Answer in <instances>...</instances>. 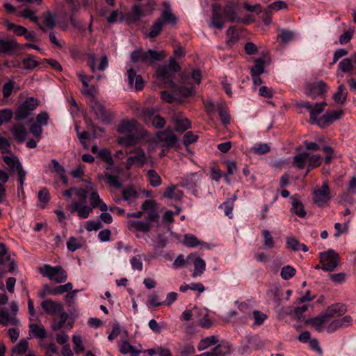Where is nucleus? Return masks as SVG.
<instances>
[{"label": "nucleus", "mask_w": 356, "mask_h": 356, "mask_svg": "<svg viewBox=\"0 0 356 356\" xmlns=\"http://www.w3.org/2000/svg\"><path fill=\"white\" fill-rule=\"evenodd\" d=\"M227 44L228 45H232L237 42L238 40V33L235 26H229L227 31Z\"/></svg>", "instance_id": "13d9d810"}, {"label": "nucleus", "mask_w": 356, "mask_h": 356, "mask_svg": "<svg viewBox=\"0 0 356 356\" xmlns=\"http://www.w3.org/2000/svg\"><path fill=\"white\" fill-rule=\"evenodd\" d=\"M343 115V111L337 110L328 112L327 111L322 117L318 119V124L323 127L325 125H329L334 121L341 118Z\"/></svg>", "instance_id": "aec40b11"}, {"label": "nucleus", "mask_w": 356, "mask_h": 356, "mask_svg": "<svg viewBox=\"0 0 356 356\" xmlns=\"http://www.w3.org/2000/svg\"><path fill=\"white\" fill-rule=\"evenodd\" d=\"M38 273L56 283H63L67 279V272L60 266H51L49 264H44L38 268Z\"/></svg>", "instance_id": "7ed1b4c3"}, {"label": "nucleus", "mask_w": 356, "mask_h": 356, "mask_svg": "<svg viewBox=\"0 0 356 356\" xmlns=\"http://www.w3.org/2000/svg\"><path fill=\"white\" fill-rule=\"evenodd\" d=\"M142 15V9L141 6L139 5H134L131 8V13L127 14L123 17V19L127 22H136L138 20Z\"/></svg>", "instance_id": "e433bc0d"}, {"label": "nucleus", "mask_w": 356, "mask_h": 356, "mask_svg": "<svg viewBox=\"0 0 356 356\" xmlns=\"http://www.w3.org/2000/svg\"><path fill=\"white\" fill-rule=\"evenodd\" d=\"M24 68L26 70H33L38 66L39 63L34 59V56L29 55L22 60Z\"/></svg>", "instance_id": "e2e57ef3"}, {"label": "nucleus", "mask_w": 356, "mask_h": 356, "mask_svg": "<svg viewBox=\"0 0 356 356\" xmlns=\"http://www.w3.org/2000/svg\"><path fill=\"white\" fill-rule=\"evenodd\" d=\"M156 110L154 108H145L141 113V117L147 124L156 127Z\"/></svg>", "instance_id": "473e14b6"}, {"label": "nucleus", "mask_w": 356, "mask_h": 356, "mask_svg": "<svg viewBox=\"0 0 356 356\" xmlns=\"http://www.w3.org/2000/svg\"><path fill=\"white\" fill-rule=\"evenodd\" d=\"M353 318L350 316L347 315L341 318L332 321L327 327V331L329 333L335 332L339 328H343L351 325Z\"/></svg>", "instance_id": "6ab92c4d"}, {"label": "nucleus", "mask_w": 356, "mask_h": 356, "mask_svg": "<svg viewBox=\"0 0 356 356\" xmlns=\"http://www.w3.org/2000/svg\"><path fill=\"white\" fill-rule=\"evenodd\" d=\"M89 106L91 108L99 121L104 124L111 123L114 115L111 111L106 110L104 104L98 101L89 105Z\"/></svg>", "instance_id": "f8f14e48"}, {"label": "nucleus", "mask_w": 356, "mask_h": 356, "mask_svg": "<svg viewBox=\"0 0 356 356\" xmlns=\"http://www.w3.org/2000/svg\"><path fill=\"white\" fill-rule=\"evenodd\" d=\"M270 151V147L267 143H257L250 148V152L258 155L267 154Z\"/></svg>", "instance_id": "de8ad7c7"}, {"label": "nucleus", "mask_w": 356, "mask_h": 356, "mask_svg": "<svg viewBox=\"0 0 356 356\" xmlns=\"http://www.w3.org/2000/svg\"><path fill=\"white\" fill-rule=\"evenodd\" d=\"M87 88H88L82 90V93L83 95L88 97V104L90 105L95 102H98V99L96 97L97 89L94 86H88Z\"/></svg>", "instance_id": "79ce46f5"}, {"label": "nucleus", "mask_w": 356, "mask_h": 356, "mask_svg": "<svg viewBox=\"0 0 356 356\" xmlns=\"http://www.w3.org/2000/svg\"><path fill=\"white\" fill-rule=\"evenodd\" d=\"M98 156L99 159L109 165H112L113 163L111 152L106 148L99 150L98 152Z\"/></svg>", "instance_id": "69168bd1"}, {"label": "nucleus", "mask_w": 356, "mask_h": 356, "mask_svg": "<svg viewBox=\"0 0 356 356\" xmlns=\"http://www.w3.org/2000/svg\"><path fill=\"white\" fill-rule=\"evenodd\" d=\"M120 351L122 354H131V356H138L140 351L136 350L133 346L127 341H123L120 347Z\"/></svg>", "instance_id": "8fccbe9b"}, {"label": "nucleus", "mask_w": 356, "mask_h": 356, "mask_svg": "<svg viewBox=\"0 0 356 356\" xmlns=\"http://www.w3.org/2000/svg\"><path fill=\"white\" fill-rule=\"evenodd\" d=\"M67 1L71 4L72 15L70 17V22H71L72 25L75 29H76L78 31H85L84 26L82 24V23L81 22L76 20L75 19V17L73 16L74 15V13L76 12L78 8L76 7L74 3L73 2V0H67Z\"/></svg>", "instance_id": "58836bf2"}, {"label": "nucleus", "mask_w": 356, "mask_h": 356, "mask_svg": "<svg viewBox=\"0 0 356 356\" xmlns=\"http://www.w3.org/2000/svg\"><path fill=\"white\" fill-rule=\"evenodd\" d=\"M218 115L223 124L226 125L230 122V116L228 113L227 106L225 104H218L217 105Z\"/></svg>", "instance_id": "a19ab883"}, {"label": "nucleus", "mask_w": 356, "mask_h": 356, "mask_svg": "<svg viewBox=\"0 0 356 356\" xmlns=\"http://www.w3.org/2000/svg\"><path fill=\"white\" fill-rule=\"evenodd\" d=\"M331 199L330 188L327 181L323 182L320 188L313 193V200L318 207H322L327 204Z\"/></svg>", "instance_id": "9b49d317"}, {"label": "nucleus", "mask_w": 356, "mask_h": 356, "mask_svg": "<svg viewBox=\"0 0 356 356\" xmlns=\"http://www.w3.org/2000/svg\"><path fill=\"white\" fill-rule=\"evenodd\" d=\"M12 134L18 143H23L27 136V131L24 124H17L13 126Z\"/></svg>", "instance_id": "c85d7f7f"}, {"label": "nucleus", "mask_w": 356, "mask_h": 356, "mask_svg": "<svg viewBox=\"0 0 356 356\" xmlns=\"http://www.w3.org/2000/svg\"><path fill=\"white\" fill-rule=\"evenodd\" d=\"M211 350L214 356H222L230 353V345L228 342H222Z\"/></svg>", "instance_id": "37998d69"}, {"label": "nucleus", "mask_w": 356, "mask_h": 356, "mask_svg": "<svg viewBox=\"0 0 356 356\" xmlns=\"http://www.w3.org/2000/svg\"><path fill=\"white\" fill-rule=\"evenodd\" d=\"M347 312L346 305L336 303L329 306L324 313L328 320L332 318L343 316Z\"/></svg>", "instance_id": "4be33fe9"}, {"label": "nucleus", "mask_w": 356, "mask_h": 356, "mask_svg": "<svg viewBox=\"0 0 356 356\" xmlns=\"http://www.w3.org/2000/svg\"><path fill=\"white\" fill-rule=\"evenodd\" d=\"M38 104L39 102L37 98L33 97L26 98L24 102L17 106L15 113V120L21 121L27 118L37 108Z\"/></svg>", "instance_id": "0eeeda50"}, {"label": "nucleus", "mask_w": 356, "mask_h": 356, "mask_svg": "<svg viewBox=\"0 0 356 356\" xmlns=\"http://www.w3.org/2000/svg\"><path fill=\"white\" fill-rule=\"evenodd\" d=\"M354 65L351 58H346L341 60L338 65V68L342 72L349 73L353 69Z\"/></svg>", "instance_id": "09e8293b"}, {"label": "nucleus", "mask_w": 356, "mask_h": 356, "mask_svg": "<svg viewBox=\"0 0 356 356\" xmlns=\"http://www.w3.org/2000/svg\"><path fill=\"white\" fill-rule=\"evenodd\" d=\"M327 105L325 102L316 103L314 108H312L310 111V123L312 124H318V120L317 117L324 111L325 106Z\"/></svg>", "instance_id": "c756f323"}, {"label": "nucleus", "mask_w": 356, "mask_h": 356, "mask_svg": "<svg viewBox=\"0 0 356 356\" xmlns=\"http://www.w3.org/2000/svg\"><path fill=\"white\" fill-rule=\"evenodd\" d=\"M87 63L92 72H95L96 70L104 71L108 65V58L106 55H104L101 57L100 63L97 67V57L94 54H90L88 55Z\"/></svg>", "instance_id": "f3484780"}, {"label": "nucleus", "mask_w": 356, "mask_h": 356, "mask_svg": "<svg viewBox=\"0 0 356 356\" xmlns=\"http://www.w3.org/2000/svg\"><path fill=\"white\" fill-rule=\"evenodd\" d=\"M73 288L72 284L68 282L63 285H59L55 287L49 292V295H57V294H63L65 292H70L72 291Z\"/></svg>", "instance_id": "6e6d98bb"}, {"label": "nucleus", "mask_w": 356, "mask_h": 356, "mask_svg": "<svg viewBox=\"0 0 356 356\" xmlns=\"http://www.w3.org/2000/svg\"><path fill=\"white\" fill-rule=\"evenodd\" d=\"M291 200L292 204L291 211L300 218L305 217L307 212L303 204L295 197H291Z\"/></svg>", "instance_id": "2f4dec72"}, {"label": "nucleus", "mask_w": 356, "mask_h": 356, "mask_svg": "<svg viewBox=\"0 0 356 356\" xmlns=\"http://www.w3.org/2000/svg\"><path fill=\"white\" fill-rule=\"evenodd\" d=\"M159 19L165 24L175 26L177 22V17L172 13L169 2H163V9Z\"/></svg>", "instance_id": "dca6fc26"}, {"label": "nucleus", "mask_w": 356, "mask_h": 356, "mask_svg": "<svg viewBox=\"0 0 356 356\" xmlns=\"http://www.w3.org/2000/svg\"><path fill=\"white\" fill-rule=\"evenodd\" d=\"M38 104L39 102L37 98L33 97L26 98L24 102L17 106L15 113V120L21 121L27 118L37 108Z\"/></svg>", "instance_id": "39448f33"}, {"label": "nucleus", "mask_w": 356, "mask_h": 356, "mask_svg": "<svg viewBox=\"0 0 356 356\" xmlns=\"http://www.w3.org/2000/svg\"><path fill=\"white\" fill-rule=\"evenodd\" d=\"M84 181L88 183V185L85 188H74L75 194L79 199L87 197L88 194L90 193V191L92 189L93 185L90 181L86 180H84Z\"/></svg>", "instance_id": "4d7b16f0"}, {"label": "nucleus", "mask_w": 356, "mask_h": 356, "mask_svg": "<svg viewBox=\"0 0 356 356\" xmlns=\"http://www.w3.org/2000/svg\"><path fill=\"white\" fill-rule=\"evenodd\" d=\"M6 26L8 30H13L15 35L17 36H24L26 33V29L20 25H16L12 22H6Z\"/></svg>", "instance_id": "5fc2aeb1"}, {"label": "nucleus", "mask_w": 356, "mask_h": 356, "mask_svg": "<svg viewBox=\"0 0 356 356\" xmlns=\"http://www.w3.org/2000/svg\"><path fill=\"white\" fill-rule=\"evenodd\" d=\"M127 154H134L127 159L126 167L129 169L132 165L137 164L140 166L143 165L145 162L146 156L145 152L140 148H136L134 151H127Z\"/></svg>", "instance_id": "ddd939ff"}, {"label": "nucleus", "mask_w": 356, "mask_h": 356, "mask_svg": "<svg viewBox=\"0 0 356 356\" xmlns=\"http://www.w3.org/2000/svg\"><path fill=\"white\" fill-rule=\"evenodd\" d=\"M224 15L227 19H228L231 22H241V18L237 17L236 13L234 8L231 6H226L224 9Z\"/></svg>", "instance_id": "603ef678"}, {"label": "nucleus", "mask_w": 356, "mask_h": 356, "mask_svg": "<svg viewBox=\"0 0 356 356\" xmlns=\"http://www.w3.org/2000/svg\"><path fill=\"white\" fill-rule=\"evenodd\" d=\"M29 343L25 339H22L14 347L13 352L19 355L25 353L28 349Z\"/></svg>", "instance_id": "774afa93"}, {"label": "nucleus", "mask_w": 356, "mask_h": 356, "mask_svg": "<svg viewBox=\"0 0 356 356\" xmlns=\"http://www.w3.org/2000/svg\"><path fill=\"white\" fill-rule=\"evenodd\" d=\"M218 342V340L216 336H210L202 339L199 343L197 348L199 350H202L211 345L216 344Z\"/></svg>", "instance_id": "3c124183"}, {"label": "nucleus", "mask_w": 356, "mask_h": 356, "mask_svg": "<svg viewBox=\"0 0 356 356\" xmlns=\"http://www.w3.org/2000/svg\"><path fill=\"white\" fill-rule=\"evenodd\" d=\"M278 38H281L282 44H286L294 39V33L290 30L282 29Z\"/></svg>", "instance_id": "bf43d9fd"}, {"label": "nucleus", "mask_w": 356, "mask_h": 356, "mask_svg": "<svg viewBox=\"0 0 356 356\" xmlns=\"http://www.w3.org/2000/svg\"><path fill=\"white\" fill-rule=\"evenodd\" d=\"M182 243L187 248H195L204 243L200 241L195 235L186 234L184 236Z\"/></svg>", "instance_id": "ea45409f"}, {"label": "nucleus", "mask_w": 356, "mask_h": 356, "mask_svg": "<svg viewBox=\"0 0 356 356\" xmlns=\"http://www.w3.org/2000/svg\"><path fill=\"white\" fill-rule=\"evenodd\" d=\"M197 174L191 173L180 178L178 186L188 190H193L197 186Z\"/></svg>", "instance_id": "393cba45"}, {"label": "nucleus", "mask_w": 356, "mask_h": 356, "mask_svg": "<svg viewBox=\"0 0 356 356\" xmlns=\"http://www.w3.org/2000/svg\"><path fill=\"white\" fill-rule=\"evenodd\" d=\"M130 60L134 63H143L152 65L156 61V50L144 51L141 47L138 48L131 52Z\"/></svg>", "instance_id": "1a4fd4ad"}, {"label": "nucleus", "mask_w": 356, "mask_h": 356, "mask_svg": "<svg viewBox=\"0 0 356 356\" xmlns=\"http://www.w3.org/2000/svg\"><path fill=\"white\" fill-rule=\"evenodd\" d=\"M328 321L329 320L325 314L324 313H321L315 318L307 319L305 321V323L312 325L317 332H321L323 330V324Z\"/></svg>", "instance_id": "cd10ccee"}, {"label": "nucleus", "mask_w": 356, "mask_h": 356, "mask_svg": "<svg viewBox=\"0 0 356 356\" xmlns=\"http://www.w3.org/2000/svg\"><path fill=\"white\" fill-rule=\"evenodd\" d=\"M178 141L177 136L170 128L157 132V147L161 149L159 156L163 157L165 156L170 149L176 146Z\"/></svg>", "instance_id": "f03ea898"}, {"label": "nucleus", "mask_w": 356, "mask_h": 356, "mask_svg": "<svg viewBox=\"0 0 356 356\" xmlns=\"http://www.w3.org/2000/svg\"><path fill=\"white\" fill-rule=\"evenodd\" d=\"M18 48V44L15 40H0V53H10Z\"/></svg>", "instance_id": "7c9ffc66"}, {"label": "nucleus", "mask_w": 356, "mask_h": 356, "mask_svg": "<svg viewBox=\"0 0 356 356\" xmlns=\"http://www.w3.org/2000/svg\"><path fill=\"white\" fill-rule=\"evenodd\" d=\"M71 213L76 212L80 218L86 219L92 212L93 209L88 205H81L80 202L73 201L71 204L67 207Z\"/></svg>", "instance_id": "2eb2a0df"}, {"label": "nucleus", "mask_w": 356, "mask_h": 356, "mask_svg": "<svg viewBox=\"0 0 356 356\" xmlns=\"http://www.w3.org/2000/svg\"><path fill=\"white\" fill-rule=\"evenodd\" d=\"M38 104L39 102L37 98L33 97L26 98L24 102L17 106L15 113V120L21 121L27 118L37 108Z\"/></svg>", "instance_id": "423d86ee"}, {"label": "nucleus", "mask_w": 356, "mask_h": 356, "mask_svg": "<svg viewBox=\"0 0 356 356\" xmlns=\"http://www.w3.org/2000/svg\"><path fill=\"white\" fill-rule=\"evenodd\" d=\"M42 309L48 314L56 315L63 311V305L51 299L44 300L41 303Z\"/></svg>", "instance_id": "a211bd4d"}, {"label": "nucleus", "mask_w": 356, "mask_h": 356, "mask_svg": "<svg viewBox=\"0 0 356 356\" xmlns=\"http://www.w3.org/2000/svg\"><path fill=\"white\" fill-rule=\"evenodd\" d=\"M265 63L262 58H258L254 60V65L251 67V74L261 75L264 72Z\"/></svg>", "instance_id": "49530a36"}, {"label": "nucleus", "mask_w": 356, "mask_h": 356, "mask_svg": "<svg viewBox=\"0 0 356 356\" xmlns=\"http://www.w3.org/2000/svg\"><path fill=\"white\" fill-rule=\"evenodd\" d=\"M7 263H9V268L8 270L12 272L16 267L14 261H10V257L8 252V250L4 243L0 244V265L4 266Z\"/></svg>", "instance_id": "bb28decb"}, {"label": "nucleus", "mask_w": 356, "mask_h": 356, "mask_svg": "<svg viewBox=\"0 0 356 356\" xmlns=\"http://www.w3.org/2000/svg\"><path fill=\"white\" fill-rule=\"evenodd\" d=\"M187 262H193L194 264V271L192 273L193 277L201 276L204 273L206 268V263L202 259L197 257L195 253H191L187 257Z\"/></svg>", "instance_id": "4468645a"}, {"label": "nucleus", "mask_w": 356, "mask_h": 356, "mask_svg": "<svg viewBox=\"0 0 356 356\" xmlns=\"http://www.w3.org/2000/svg\"><path fill=\"white\" fill-rule=\"evenodd\" d=\"M139 124L135 120L122 121L118 126V131L122 134H131L138 131Z\"/></svg>", "instance_id": "a878e982"}, {"label": "nucleus", "mask_w": 356, "mask_h": 356, "mask_svg": "<svg viewBox=\"0 0 356 356\" xmlns=\"http://www.w3.org/2000/svg\"><path fill=\"white\" fill-rule=\"evenodd\" d=\"M177 186L178 185L171 184L169 187L166 188L161 197L175 200L179 199V197L182 195V192L181 191H176Z\"/></svg>", "instance_id": "c9c22d12"}, {"label": "nucleus", "mask_w": 356, "mask_h": 356, "mask_svg": "<svg viewBox=\"0 0 356 356\" xmlns=\"http://www.w3.org/2000/svg\"><path fill=\"white\" fill-rule=\"evenodd\" d=\"M321 269L324 271L332 272L339 265V254L332 249L322 252L319 254Z\"/></svg>", "instance_id": "20e7f679"}, {"label": "nucleus", "mask_w": 356, "mask_h": 356, "mask_svg": "<svg viewBox=\"0 0 356 356\" xmlns=\"http://www.w3.org/2000/svg\"><path fill=\"white\" fill-rule=\"evenodd\" d=\"M181 67L175 58H170L169 64L162 65L157 67V86L159 87L172 88L173 93L181 95L183 97H188L194 91V87L191 86L185 87L176 85L174 81L175 75L179 72Z\"/></svg>", "instance_id": "f257e3e1"}, {"label": "nucleus", "mask_w": 356, "mask_h": 356, "mask_svg": "<svg viewBox=\"0 0 356 356\" xmlns=\"http://www.w3.org/2000/svg\"><path fill=\"white\" fill-rule=\"evenodd\" d=\"M13 113L11 109L4 108L0 110V126L3 123L8 122L11 120Z\"/></svg>", "instance_id": "0e129e2a"}, {"label": "nucleus", "mask_w": 356, "mask_h": 356, "mask_svg": "<svg viewBox=\"0 0 356 356\" xmlns=\"http://www.w3.org/2000/svg\"><path fill=\"white\" fill-rule=\"evenodd\" d=\"M156 221V212L152 211L145 218V221L130 220L127 222V228L129 231H137L147 233L152 227V223Z\"/></svg>", "instance_id": "6e6552de"}, {"label": "nucleus", "mask_w": 356, "mask_h": 356, "mask_svg": "<svg viewBox=\"0 0 356 356\" xmlns=\"http://www.w3.org/2000/svg\"><path fill=\"white\" fill-rule=\"evenodd\" d=\"M9 322H11L12 324L15 325L17 322L15 318H11L8 312L4 309L0 310V324L3 325H8Z\"/></svg>", "instance_id": "680f3d73"}, {"label": "nucleus", "mask_w": 356, "mask_h": 356, "mask_svg": "<svg viewBox=\"0 0 356 356\" xmlns=\"http://www.w3.org/2000/svg\"><path fill=\"white\" fill-rule=\"evenodd\" d=\"M128 83L131 87L135 88L136 90H141L144 88V81L140 75H137L133 68L127 70Z\"/></svg>", "instance_id": "412c9836"}, {"label": "nucleus", "mask_w": 356, "mask_h": 356, "mask_svg": "<svg viewBox=\"0 0 356 356\" xmlns=\"http://www.w3.org/2000/svg\"><path fill=\"white\" fill-rule=\"evenodd\" d=\"M210 26L222 29L224 26V21L221 14V7L219 4L212 5V19Z\"/></svg>", "instance_id": "5701e85b"}, {"label": "nucleus", "mask_w": 356, "mask_h": 356, "mask_svg": "<svg viewBox=\"0 0 356 356\" xmlns=\"http://www.w3.org/2000/svg\"><path fill=\"white\" fill-rule=\"evenodd\" d=\"M138 140V138L134 134H127L125 136L119 137L117 140L118 143L125 147L134 146Z\"/></svg>", "instance_id": "4c0bfd02"}, {"label": "nucleus", "mask_w": 356, "mask_h": 356, "mask_svg": "<svg viewBox=\"0 0 356 356\" xmlns=\"http://www.w3.org/2000/svg\"><path fill=\"white\" fill-rule=\"evenodd\" d=\"M89 202L90 207L92 209L98 208L102 211H106L108 209L107 205L102 201L97 192L95 191L93 188L90 192Z\"/></svg>", "instance_id": "b1692460"}, {"label": "nucleus", "mask_w": 356, "mask_h": 356, "mask_svg": "<svg viewBox=\"0 0 356 356\" xmlns=\"http://www.w3.org/2000/svg\"><path fill=\"white\" fill-rule=\"evenodd\" d=\"M347 95L348 91L346 87L341 84L338 87L337 90L333 95L332 98L336 103L343 104L346 100Z\"/></svg>", "instance_id": "f704fd0d"}, {"label": "nucleus", "mask_w": 356, "mask_h": 356, "mask_svg": "<svg viewBox=\"0 0 356 356\" xmlns=\"http://www.w3.org/2000/svg\"><path fill=\"white\" fill-rule=\"evenodd\" d=\"M309 157V153L307 152H302L293 157V165L298 170H302Z\"/></svg>", "instance_id": "72a5a7b5"}, {"label": "nucleus", "mask_w": 356, "mask_h": 356, "mask_svg": "<svg viewBox=\"0 0 356 356\" xmlns=\"http://www.w3.org/2000/svg\"><path fill=\"white\" fill-rule=\"evenodd\" d=\"M30 332H31L34 337L39 339H44L47 336V332L43 325H39L38 324H31Z\"/></svg>", "instance_id": "c03bdc74"}, {"label": "nucleus", "mask_w": 356, "mask_h": 356, "mask_svg": "<svg viewBox=\"0 0 356 356\" xmlns=\"http://www.w3.org/2000/svg\"><path fill=\"white\" fill-rule=\"evenodd\" d=\"M296 270L293 267L287 265L281 269L280 276L284 280H289L296 275Z\"/></svg>", "instance_id": "864d4df0"}, {"label": "nucleus", "mask_w": 356, "mask_h": 356, "mask_svg": "<svg viewBox=\"0 0 356 356\" xmlns=\"http://www.w3.org/2000/svg\"><path fill=\"white\" fill-rule=\"evenodd\" d=\"M236 199V196L233 198L227 200L226 202L221 204L219 207L220 209H223L225 211V214L229 218H231V214L232 213L233 207H234V201Z\"/></svg>", "instance_id": "052dcab7"}, {"label": "nucleus", "mask_w": 356, "mask_h": 356, "mask_svg": "<svg viewBox=\"0 0 356 356\" xmlns=\"http://www.w3.org/2000/svg\"><path fill=\"white\" fill-rule=\"evenodd\" d=\"M105 177L106 179V183L109 184L111 186L114 187L115 188H121L122 184L120 181L118 176L112 175L106 172L105 174Z\"/></svg>", "instance_id": "338daca9"}, {"label": "nucleus", "mask_w": 356, "mask_h": 356, "mask_svg": "<svg viewBox=\"0 0 356 356\" xmlns=\"http://www.w3.org/2000/svg\"><path fill=\"white\" fill-rule=\"evenodd\" d=\"M191 127V123L187 118L177 119L175 122V131L183 133Z\"/></svg>", "instance_id": "a18cd8bd"}, {"label": "nucleus", "mask_w": 356, "mask_h": 356, "mask_svg": "<svg viewBox=\"0 0 356 356\" xmlns=\"http://www.w3.org/2000/svg\"><path fill=\"white\" fill-rule=\"evenodd\" d=\"M328 86L323 81H316L313 83H308L305 87V95L311 97L313 99L318 97H323L327 92Z\"/></svg>", "instance_id": "9d476101"}]
</instances>
